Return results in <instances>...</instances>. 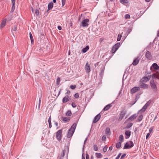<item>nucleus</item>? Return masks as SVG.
<instances>
[{"label": "nucleus", "instance_id": "nucleus-1", "mask_svg": "<svg viewBox=\"0 0 159 159\" xmlns=\"http://www.w3.org/2000/svg\"><path fill=\"white\" fill-rule=\"evenodd\" d=\"M76 125L77 124L75 123H74L71 126L70 129L68 130L67 135L68 138H70L73 135L75 129Z\"/></svg>", "mask_w": 159, "mask_h": 159}, {"label": "nucleus", "instance_id": "nucleus-2", "mask_svg": "<svg viewBox=\"0 0 159 159\" xmlns=\"http://www.w3.org/2000/svg\"><path fill=\"white\" fill-rule=\"evenodd\" d=\"M150 85L152 89L154 92H156L157 91V88L153 79L150 80Z\"/></svg>", "mask_w": 159, "mask_h": 159}, {"label": "nucleus", "instance_id": "nucleus-3", "mask_svg": "<svg viewBox=\"0 0 159 159\" xmlns=\"http://www.w3.org/2000/svg\"><path fill=\"white\" fill-rule=\"evenodd\" d=\"M134 145L133 142L132 141H130L125 144L123 149H129L133 147Z\"/></svg>", "mask_w": 159, "mask_h": 159}, {"label": "nucleus", "instance_id": "nucleus-4", "mask_svg": "<svg viewBox=\"0 0 159 159\" xmlns=\"http://www.w3.org/2000/svg\"><path fill=\"white\" fill-rule=\"evenodd\" d=\"M151 102V100H149L143 106L142 108L139 111V112H141L142 113L144 112L147 108L149 106Z\"/></svg>", "mask_w": 159, "mask_h": 159}, {"label": "nucleus", "instance_id": "nucleus-5", "mask_svg": "<svg viewBox=\"0 0 159 159\" xmlns=\"http://www.w3.org/2000/svg\"><path fill=\"white\" fill-rule=\"evenodd\" d=\"M62 129H60L58 130L56 134V137L58 141H60L61 139L62 134Z\"/></svg>", "mask_w": 159, "mask_h": 159}, {"label": "nucleus", "instance_id": "nucleus-6", "mask_svg": "<svg viewBox=\"0 0 159 159\" xmlns=\"http://www.w3.org/2000/svg\"><path fill=\"white\" fill-rule=\"evenodd\" d=\"M89 20L88 19L84 20L81 22V25L83 27H88L89 24L88 23L89 22Z\"/></svg>", "mask_w": 159, "mask_h": 159}, {"label": "nucleus", "instance_id": "nucleus-7", "mask_svg": "<svg viewBox=\"0 0 159 159\" xmlns=\"http://www.w3.org/2000/svg\"><path fill=\"white\" fill-rule=\"evenodd\" d=\"M150 76L148 75L147 77H144L141 78L140 82L142 83H146L149 80Z\"/></svg>", "mask_w": 159, "mask_h": 159}, {"label": "nucleus", "instance_id": "nucleus-8", "mask_svg": "<svg viewBox=\"0 0 159 159\" xmlns=\"http://www.w3.org/2000/svg\"><path fill=\"white\" fill-rule=\"evenodd\" d=\"M140 88L139 87H135L131 89L130 92L131 93L133 94L136 93L138 91L140 90Z\"/></svg>", "mask_w": 159, "mask_h": 159}, {"label": "nucleus", "instance_id": "nucleus-9", "mask_svg": "<svg viewBox=\"0 0 159 159\" xmlns=\"http://www.w3.org/2000/svg\"><path fill=\"white\" fill-rule=\"evenodd\" d=\"M126 111L125 110H123L121 111L119 119V120H122L126 114Z\"/></svg>", "mask_w": 159, "mask_h": 159}, {"label": "nucleus", "instance_id": "nucleus-10", "mask_svg": "<svg viewBox=\"0 0 159 159\" xmlns=\"http://www.w3.org/2000/svg\"><path fill=\"white\" fill-rule=\"evenodd\" d=\"M101 116V115L100 114H98L96 116L94 117V120L93 121V123H96L100 119Z\"/></svg>", "mask_w": 159, "mask_h": 159}, {"label": "nucleus", "instance_id": "nucleus-11", "mask_svg": "<svg viewBox=\"0 0 159 159\" xmlns=\"http://www.w3.org/2000/svg\"><path fill=\"white\" fill-rule=\"evenodd\" d=\"M146 57L148 60H151L152 59V55L151 52L148 51H147L145 54Z\"/></svg>", "mask_w": 159, "mask_h": 159}, {"label": "nucleus", "instance_id": "nucleus-12", "mask_svg": "<svg viewBox=\"0 0 159 159\" xmlns=\"http://www.w3.org/2000/svg\"><path fill=\"white\" fill-rule=\"evenodd\" d=\"M152 68L155 70H158L159 69V66L156 63H153L150 67V70H152Z\"/></svg>", "mask_w": 159, "mask_h": 159}, {"label": "nucleus", "instance_id": "nucleus-13", "mask_svg": "<svg viewBox=\"0 0 159 159\" xmlns=\"http://www.w3.org/2000/svg\"><path fill=\"white\" fill-rule=\"evenodd\" d=\"M139 57H138L134 60L132 63L134 66H136L138 64L139 61Z\"/></svg>", "mask_w": 159, "mask_h": 159}, {"label": "nucleus", "instance_id": "nucleus-14", "mask_svg": "<svg viewBox=\"0 0 159 159\" xmlns=\"http://www.w3.org/2000/svg\"><path fill=\"white\" fill-rule=\"evenodd\" d=\"M66 150L65 149L62 152L61 155H59L57 157L58 159H63Z\"/></svg>", "mask_w": 159, "mask_h": 159}, {"label": "nucleus", "instance_id": "nucleus-15", "mask_svg": "<svg viewBox=\"0 0 159 159\" xmlns=\"http://www.w3.org/2000/svg\"><path fill=\"white\" fill-rule=\"evenodd\" d=\"M140 87L141 88L143 89H147L148 88V85L146 84L142 83L140 85Z\"/></svg>", "mask_w": 159, "mask_h": 159}, {"label": "nucleus", "instance_id": "nucleus-16", "mask_svg": "<svg viewBox=\"0 0 159 159\" xmlns=\"http://www.w3.org/2000/svg\"><path fill=\"white\" fill-rule=\"evenodd\" d=\"M53 4L52 2H50L48 4V10L47 11V12H48V11L52 9L53 7Z\"/></svg>", "mask_w": 159, "mask_h": 159}, {"label": "nucleus", "instance_id": "nucleus-17", "mask_svg": "<svg viewBox=\"0 0 159 159\" xmlns=\"http://www.w3.org/2000/svg\"><path fill=\"white\" fill-rule=\"evenodd\" d=\"M70 99L69 96H66L63 98L62 99V102L64 103H66V102L69 101Z\"/></svg>", "mask_w": 159, "mask_h": 159}, {"label": "nucleus", "instance_id": "nucleus-18", "mask_svg": "<svg viewBox=\"0 0 159 159\" xmlns=\"http://www.w3.org/2000/svg\"><path fill=\"white\" fill-rule=\"evenodd\" d=\"M85 71L87 73H89L90 71V66L89 65H88V63H87L85 67Z\"/></svg>", "mask_w": 159, "mask_h": 159}, {"label": "nucleus", "instance_id": "nucleus-19", "mask_svg": "<svg viewBox=\"0 0 159 159\" xmlns=\"http://www.w3.org/2000/svg\"><path fill=\"white\" fill-rule=\"evenodd\" d=\"M137 115L136 114H134L132 116H131L129 118L127 119V121L129 120H133L135 119L137 117Z\"/></svg>", "mask_w": 159, "mask_h": 159}, {"label": "nucleus", "instance_id": "nucleus-20", "mask_svg": "<svg viewBox=\"0 0 159 159\" xmlns=\"http://www.w3.org/2000/svg\"><path fill=\"white\" fill-rule=\"evenodd\" d=\"M131 131L129 130H127L125 132V135L127 136L125 137L126 139L129 138L131 135Z\"/></svg>", "mask_w": 159, "mask_h": 159}, {"label": "nucleus", "instance_id": "nucleus-21", "mask_svg": "<svg viewBox=\"0 0 159 159\" xmlns=\"http://www.w3.org/2000/svg\"><path fill=\"white\" fill-rule=\"evenodd\" d=\"M70 119L69 117H62L61 118V120L62 121L65 122H68L70 121Z\"/></svg>", "mask_w": 159, "mask_h": 159}, {"label": "nucleus", "instance_id": "nucleus-22", "mask_svg": "<svg viewBox=\"0 0 159 159\" xmlns=\"http://www.w3.org/2000/svg\"><path fill=\"white\" fill-rule=\"evenodd\" d=\"M112 105L111 104H109L107 106L104 108L103 110L104 111H107L111 107Z\"/></svg>", "mask_w": 159, "mask_h": 159}, {"label": "nucleus", "instance_id": "nucleus-23", "mask_svg": "<svg viewBox=\"0 0 159 159\" xmlns=\"http://www.w3.org/2000/svg\"><path fill=\"white\" fill-rule=\"evenodd\" d=\"M105 133L107 135H110V130L109 127H107L106 129Z\"/></svg>", "mask_w": 159, "mask_h": 159}, {"label": "nucleus", "instance_id": "nucleus-24", "mask_svg": "<svg viewBox=\"0 0 159 159\" xmlns=\"http://www.w3.org/2000/svg\"><path fill=\"white\" fill-rule=\"evenodd\" d=\"M6 21V19H4L2 21L0 25V26L1 28H3L5 25Z\"/></svg>", "mask_w": 159, "mask_h": 159}, {"label": "nucleus", "instance_id": "nucleus-25", "mask_svg": "<svg viewBox=\"0 0 159 159\" xmlns=\"http://www.w3.org/2000/svg\"><path fill=\"white\" fill-rule=\"evenodd\" d=\"M89 49V46H87L85 48H83L82 51L83 53L86 52Z\"/></svg>", "mask_w": 159, "mask_h": 159}, {"label": "nucleus", "instance_id": "nucleus-26", "mask_svg": "<svg viewBox=\"0 0 159 159\" xmlns=\"http://www.w3.org/2000/svg\"><path fill=\"white\" fill-rule=\"evenodd\" d=\"M104 68H103L100 71V72L99 75L101 76V78H102V77L103 75L104 71Z\"/></svg>", "mask_w": 159, "mask_h": 159}, {"label": "nucleus", "instance_id": "nucleus-27", "mask_svg": "<svg viewBox=\"0 0 159 159\" xmlns=\"http://www.w3.org/2000/svg\"><path fill=\"white\" fill-rule=\"evenodd\" d=\"M30 37L31 40V43L32 44H33L34 42V40L33 37L32 35L31 32L29 33Z\"/></svg>", "mask_w": 159, "mask_h": 159}, {"label": "nucleus", "instance_id": "nucleus-28", "mask_svg": "<svg viewBox=\"0 0 159 159\" xmlns=\"http://www.w3.org/2000/svg\"><path fill=\"white\" fill-rule=\"evenodd\" d=\"M120 46V43H117L114 45L113 47L115 48H116L118 49Z\"/></svg>", "mask_w": 159, "mask_h": 159}, {"label": "nucleus", "instance_id": "nucleus-29", "mask_svg": "<svg viewBox=\"0 0 159 159\" xmlns=\"http://www.w3.org/2000/svg\"><path fill=\"white\" fill-rule=\"evenodd\" d=\"M148 76H150V79L151 78V77H152V78L153 79H157L156 73H153V74H152V75H148Z\"/></svg>", "mask_w": 159, "mask_h": 159}, {"label": "nucleus", "instance_id": "nucleus-30", "mask_svg": "<svg viewBox=\"0 0 159 159\" xmlns=\"http://www.w3.org/2000/svg\"><path fill=\"white\" fill-rule=\"evenodd\" d=\"M96 155L98 158H101L102 157V155L100 153H96Z\"/></svg>", "mask_w": 159, "mask_h": 159}, {"label": "nucleus", "instance_id": "nucleus-31", "mask_svg": "<svg viewBox=\"0 0 159 159\" xmlns=\"http://www.w3.org/2000/svg\"><path fill=\"white\" fill-rule=\"evenodd\" d=\"M119 140L120 142H122L124 141V137L122 135H120L119 136Z\"/></svg>", "mask_w": 159, "mask_h": 159}, {"label": "nucleus", "instance_id": "nucleus-32", "mask_svg": "<svg viewBox=\"0 0 159 159\" xmlns=\"http://www.w3.org/2000/svg\"><path fill=\"white\" fill-rule=\"evenodd\" d=\"M121 143L120 142L117 143L116 144V146L117 148H120L121 146Z\"/></svg>", "mask_w": 159, "mask_h": 159}, {"label": "nucleus", "instance_id": "nucleus-33", "mask_svg": "<svg viewBox=\"0 0 159 159\" xmlns=\"http://www.w3.org/2000/svg\"><path fill=\"white\" fill-rule=\"evenodd\" d=\"M120 2L122 4H127L128 3V2L127 0H120Z\"/></svg>", "mask_w": 159, "mask_h": 159}, {"label": "nucleus", "instance_id": "nucleus-34", "mask_svg": "<svg viewBox=\"0 0 159 159\" xmlns=\"http://www.w3.org/2000/svg\"><path fill=\"white\" fill-rule=\"evenodd\" d=\"M71 114L72 113L70 110H68L66 113V115L67 116H70Z\"/></svg>", "mask_w": 159, "mask_h": 159}, {"label": "nucleus", "instance_id": "nucleus-35", "mask_svg": "<svg viewBox=\"0 0 159 159\" xmlns=\"http://www.w3.org/2000/svg\"><path fill=\"white\" fill-rule=\"evenodd\" d=\"M117 48H115L113 47H112V49L111 50V52L112 53H115L116 51L117 50Z\"/></svg>", "mask_w": 159, "mask_h": 159}, {"label": "nucleus", "instance_id": "nucleus-36", "mask_svg": "<svg viewBox=\"0 0 159 159\" xmlns=\"http://www.w3.org/2000/svg\"><path fill=\"white\" fill-rule=\"evenodd\" d=\"M133 125V124L132 123H129L126 126V128L127 129L129 128L132 126Z\"/></svg>", "mask_w": 159, "mask_h": 159}, {"label": "nucleus", "instance_id": "nucleus-37", "mask_svg": "<svg viewBox=\"0 0 159 159\" xmlns=\"http://www.w3.org/2000/svg\"><path fill=\"white\" fill-rule=\"evenodd\" d=\"M143 116L142 115H141L139 116L138 119V121L139 122L140 121L142 120V119H143Z\"/></svg>", "mask_w": 159, "mask_h": 159}, {"label": "nucleus", "instance_id": "nucleus-38", "mask_svg": "<svg viewBox=\"0 0 159 159\" xmlns=\"http://www.w3.org/2000/svg\"><path fill=\"white\" fill-rule=\"evenodd\" d=\"M17 30V26L16 25H14L12 28V31H16Z\"/></svg>", "mask_w": 159, "mask_h": 159}, {"label": "nucleus", "instance_id": "nucleus-39", "mask_svg": "<svg viewBox=\"0 0 159 159\" xmlns=\"http://www.w3.org/2000/svg\"><path fill=\"white\" fill-rule=\"evenodd\" d=\"M93 149L94 151H97L98 150V147L96 145H94L93 146Z\"/></svg>", "mask_w": 159, "mask_h": 159}, {"label": "nucleus", "instance_id": "nucleus-40", "mask_svg": "<svg viewBox=\"0 0 159 159\" xmlns=\"http://www.w3.org/2000/svg\"><path fill=\"white\" fill-rule=\"evenodd\" d=\"M35 13L37 16H38L39 15V11L38 9H36L35 11Z\"/></svg>", "mask_w": 159, "mask_h": 159}, {"label": "nucleus", "instance_id": "nucleus-41", "mask_svg": "<svg viewBox=\"0 0 159 159\" xmlns=\"http://www.w3.org/2000/svg\"><path fill=\"white\" fill-rule=\"evenodd\" d=\"M122 36L120 34H119L118 35L117 41H120L121 38Z\"/></svg>", "mask_w": 159, "mask_h": 159}, {"label": "nucleus", "instance_id": "nucleus-42", "mask_svg": "<svg viewBox=\"0 0 159 159\" xmlns=\"http://www.w3.org/2000/svg\"><path fill=\"white\" fill-rule=\"evenodd\" d=\"M76 87V85H71L70 86V88L72 89H74Z\"/></svg>", "mask_w": 159, "mask_h": 159}, {"label": "nucleus", "instance_id": "nucleus-43", "mask_svg": "<svg viewBox=\"0 0 159 159\" xmlns=\"http://www.w3.org/2000/svg\"><path fill=\"white\" fill-rule=\"evenodd\" d=\"M125 19H129L130 18V16L129 14H127L125 15Z\"/></svg>", "mask_w": 159, "mask_h": 159}, {"label": "nucleus", "instance_id": "nucleus-44", "mask_svg": "<svg viewBox=\"0 0 159 159\" xmlns=\"http://www.w3.org/2000/svg\"><path fill=\"white\" fill-rule=\"evenodd\" d=\"M60 78L58 77L57 80V85H59L60 84Z\"/></svg>", "mask_w": 159, "mask_h": 159}, {"label": "nucleus", "instance_id": "nucleus-45", "mask_svg": "<svg viewBox=\"0 0 159 159\" xmlns=\"http://www.w3.org/2000/svg\"><path fill=\"white\" fill-rule=\"evenodd\" d=\"M156 78L159 80V71H157L156 73Z\"/></svg>", "mask_w": 159, "mask_h": 159}, {"label": "nucleus", "instance_id": "nucleus-46", "mask_svg": "<svg viewBox=\"0 0 159 159\" xmlns=\"http://www.w3.org/2000/svg\"><path fill=\"white\" fill-rule=\"evenodd\" d=\"M79 97V94L78 93H76L74 95V97L76 98H78Z\"/></svg>", "mask_w": 159, "mask_h": 159}, {"label": "nucleus", "instance_id": "nucleus-47", "mask_svg": "<svg viewBox=\"0 0 159 159\" xmlns=\"http://www.w3.org/2000/svg\"><path fill=\"white\" fill-rule=\"evenodd\" d=\"M153 129H154V127L153 126H152V127H151L149 129V133H152V132L153 130Z\"/></svg>", "mask_w": 159, "mask_h": 159}, {"label": "nucleus", "instance_id": "nucleus-48", "mask_svg": "<svg viewBox=\"0 0 159 159\" xmlns=\"http://www.w3.org/2000/svg\"><path fill=\"white\" fill-rule=\"evenodd\" d=\"M132 30L131 29H128L126 32V33L127 34H128Z\"/></svg>", "mask_w": 159, "mask_h": 159}, {"label": "nucleus", "instance_id": "nucleus-49", "mask_svg": "<svg viewBox=\"0 0 159 159\" xmlns=\"http://www.w3.org/2000/svg\"><path fill=\"white\" fill-rule=\"evenodd\" d=\"M48 121L49 123V124L51 123V116H49L48 118Z\"/></svg>", "mask_w": 159, "mask_h": 159}, {"label": "nucleus", "instance_id": "nucleus-50", "mask_svg": "<svg viewBox=\"0 0 159 159\" xmlns=\"http://www.w3.org/2000/svg\"><path fill=\"white\" fill-rule=\"evenodd\" d=\"M139 97H138V96L137 95H136V98L135 99V102L132 104V105H134V104L136 102H137V101L138 99L139 98Z\"/></svg>", "mask_w": 159, "mask_h": 159}, {"label": "nucleus", "instance_id": "nucleus-51", "mask_svg": "<svg viewBox=\"0 0 159 159\" xmlns=\"http://www.w3.org/2000/svg\"><path fill=\"white\" fill-rule=\"evenodd\" d=\"M62 6H63L66 3V0H61Z\"/></svg>", "mask_w": 159, "mask_h": 159}, {"label": "nucleus", "instance_id": "nucleus-52", "mask_svg": "<svg viewBox=\"0 0 159 159\" xmlns=\"http://www.w3.org/2000/svg\"><path fill=\"white\" fill-rule=\"evenodd\" d=\"M126 156V154H125V153L123 154L121 156L120 159H123Z\"/></svg>", "mask_w": 159, "mask_h": 159}, {"label": "nucleus", "instance_id": "nucleus-53", "mask_svg": "<svg viewBox=\"0 0 159 159\" xmlns=\"http://www.w3.org/2000/svg\"><path fill=\"white\" fill-rule=\"evenodd\" d=\"M107 149V146H105L103 148V151L104 152H106Z\"/></svg>", "mask_w": 159, "mask_h": 159}, {"label": "nucleus", "instance_id": "nucleus-54", "mask_svg": "<svg viewBox=\"0 0 159 159\" xmlns=\"http://www.w3.org/2000/svg\"><path fill=\"white\" fill-rule=\"evenodd\" d=\"M106 136L105 135H103L102 137V140L103 141H105L106 139Z\"/></svg>", "mask_w": 159, "mask_h": 159}, {"label": "nucleus", "instance_id": "nucleus-55", "mask_svg": "<svg viewBox=\"0 0 159 159\" xmlns=\"http://www.w3.org/2000/svg\"><path fill=\"white\" fill-rule=\"evenodd\" d=\"M71 105H72V107L74 108L76 106L75 103L74 102H72V103L71 104Z\"/></svg>", "mask_w": 159, "mask_h": 159}, {"label": "nucleus", "instance_id": "nucleus-56", "mask_svg": "<svg viewBox=\"0 0 159 159\" xmlns=\"http://www.w3.org/2000/svg\"><path fill=\"white\" fill-rule=\"evenodd\" d=\"M15 5H12V9H11V10L12 11H13L15 9Z\"/></svg>", "mask_w": 159, "mask_h": 159}, {"label": "nucleus", "instance_id": "nucleus-57", "mask_svg": "<svg viewBox=\"0 0 159 159\" xmlns=\"http://www.w3.org/2000/svg\"><path fill=\"white\" fill-rule=\"evenodd\" d=\"M11 2L12 4V5H15L16 2V0H11Z\"/></svg>", "mask_w": 159, "mask_h": 159}, {"label": "nucleus", "instance_id": "nucleus-58", "mask_svg": "<svg viewBox=\"0 0 159 159\" xmlns=\"http://www.w3.org/2000/svg\"><path fill=\"white\" fill-rule=\"evenodd\" d=\"M40 102H41V100L40 99H39V103L38 104V108L39 109L40 107Z\"/></svg>", "mask_w": 159, "mask_h": 159}, {"label": "nucleus", "instance_id": "nucleus-59", "mask_svg": "<svg viewBox=\"0 0 159 159\" xmlns=\"http://www.w3.org/2000/svg\"><path fill=\"white\" fill-rule=\"evenodd\" d=\"M150 133H148L146 135V139H147L148 138V137L150 136Z\"/></svg>", "mask_w": 159, "mask_h": 159}, {"label": "nucleus", "instance_id": "nucleus-60", "mask_svg": "<svg viewBox=\"0 0 159 159\" xmlns=\"http://www.w3.org/2000/svg\"><path fill=\"white\" fill-rule=\"evenodd\" d=\"M86 159H89V156L88 154H86Z\"/></svg>", "mask_w": 159, "mask_h": 159}, {"label": "nucleus", "instance_id": "nucleus-61", "mask_svg": "<svg viewBox=\"0 0 159 159\" xmlns=\"http://www.w3.org/2000/svg\"><path fill=\"white\" fill-rule=\"evenodd\" d=\"M100 62H97L95 64H94V66H95V67H96L97 66H98L99 64L100 63Z\"/></svg>", "mask_w": 159, "mask_h": 159}, {"label": "nucleus", "instance_id": "nucleus-62", "mask_svg": "<svg viewBox=\"0 0 159 159\" xmlns=\"http://www.w3.org/2000/svg\"><path fill=\"white\" fill-rule=\"evenodd\" d=\"M58 29L59 30H61V26H58L57 27Z\"/></svg>", "mask_w": 159, "mask_h": 159}, {"label": "nucleus", "instance_id": "nucleus-63", "mask_svg": "<svg viewBox=\"0 0 159 159\" xmlns=\"http://www.w3.org/2000/svg\"><path fill=\"white\" fill-rule=\"evenodd\" d=\"M54 122L55 125H56V126H57L58 125L57 122H55V121H54Z\"/></svg>", "mask_w": 159, "mask_h": 159}, {"label": "nucleus", "instance_id": "nucleus-64", "mask_svg": "<svg viewBox=\"0 0 159 159\" xmlns=\"http://www.w3.org/2000/svg\"><path fill=\"white\" fill-rule=\"evenodd\" d=\"M70 93V91L68 90L67 91V92H66V94H69Z\"/></svg>", "mask_w": 159, "mask_h": 159}]
</instances>
